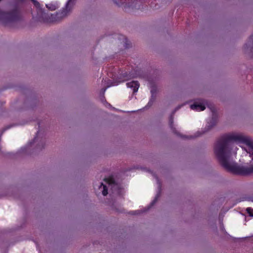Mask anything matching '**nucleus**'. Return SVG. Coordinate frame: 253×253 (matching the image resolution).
Masks as SVG:
<instances>
[{
    "label": "nucleus",
    "instance_id": "nucleus-4",
    "mask_svg": "<svg viewBox=\"0 0 253 253\" xmlns=\"http://www.w3.org/2000/svg\"><path fill=\"white\" fill-rule=\"evenodd\" d=\"M77 0H68L65 8L57 12L55 16H53V20H61L63 18L67 16L71 12Z\"/></svg>",
    "mask_w": 253,
    "mask_h": 253
},
{
    "label": "nucleus",
    "instance_id": "nucleus-8",
    "mask_svg": "<svg viewBox=\"0 0 253 253\" xmlns=\"http://www.w3.org/2000/svg\"><path fill=\"white\" fill-rule=\"evenodd\" d=\"M181 107V106H178L176 107L174 110L171 112V115L169 118V126L172 130V132L176 134L177 135H180L179 132L176 129V128L173 125V119H174V115L175 112L178 110Z\"/></svg>",
    "mask_w": 253,
    "mask_h": 253
},
{
    "label": "nucleus",
    "instance_id": "nucleus-16",
    "mask_svg": "<svg viewBox=\"0 0 253 253\" xmlns=\"http://www.w3.org/2000/svg\"><path fill=\"white\" fill-rule=\"evenodd\" d=\"M151 94L157 95L158 92L157 87L156 84H152L151 86Z\"/></svg>",
    "mask_w": 253,
    "mask_h": 253
},
{
    "label": "nucleus",
    "instance_id": "nucleus-3",
    "mask_svg": "<svg viewBox=\"0 0 253 253\" xmlns=\"http://www.w3.org/2000/svg\"><path fill=\"white\" fill-rule=\"evenodd\" d=\"M35 7L36 8L37 15L36 18L40 22H59L61 20H55L52 19L53 16H55V14H51L45 12V10L43 9L40 3L36 0H31Z\"/></svg>",
    "mask_w": 253,
    "mask_h": 253
},
{
    "label": "nucleus",
    "instance_id": "nucleus-10",
    "mask_svg": "<svg viewBox=\"0 0 253 253\" xmlns=\"http://www.w3.org/2000/svg\"><path fill=\"white\" fill-rule=\"evenodd\" d=\"M126 85L128 87L133 89V93L134 94L137 92L140 84L137 81H132L126 83Z\"/></svg>",
    "mask_w": 253,
    "mask_h": 253
},
{
    "label": "nucleus",
    "instance_id": "nucleus-20",
    "mask_svg": "<svg viewBox=\"0 0 253 253\" xmlns=\"http://www.w3.org/2000/svg\"><path fill=\"white\" fill-rule=\"evenodd\" d=\"M105 90H106V88H103L101 89L103 93H104L105 92Z\"/></svg>",
    "mask_w": 253,
    "mask_h": 253
},
{
    "label": "nucleus",
    "instance_id": "nucleus-17",
    "mask_svg": "<svg viewBox=\"0 0 253 253\" xmlns=\"http://www.w3.org/2000/svg\"><path fill=\"white\" fill-rule=\"evenodd\" d=\"M46 7L51 11L54 10L56 9V6L53 4H46Z\"/></svg>",
    "mask_w": 253,
    "mask_h": 253
},
{
    "label": "nucleus",
    "instance_id": "nucleus-15",
    "mask_svg": "<svg viewBox=\"0 0 253 253\" xmlns=\"http://www.w3.org/2000/svg\"><path fill=\"white\" fill-rule=\"evenodd\" d=\"M105 181L110 185H117L116 182L115 181V179L112 177H110L109 178H106Z\"/></svg>",
    "mask_w": 253,
    "mask_h": 253
},
{
    "label": "nucleus",
    "instance_id": "nucleus-19",
    "mask_svg": "<svg viewBox=\"0 0 253 253\" xmlns=\"http://www.w3.org/2000/svg\"><path fill=\"white\" fill-rule=\"evenodd\" d=\"M140 211H130L129 213L131 214H138V213H140Z\"/></svg>",
    "mask_w": 253,
    "mask_h": 253
},
{
    "label": "nucleus",
    "instance_id": "nucleus-13",
    "mask_svg": "<svg viewBox=\"0 0 253 253\" xmlns=\"http://www.w3.org/2000/svg\"><path fill=\"white\" fill-rule=\"evenodd\" d=\"M156 98L157 95L151 94L150 100L145 108L146 109H148L151 107L153 105L154 102L156 101Z\"/></svg>",
    "mask_w": 253,
    "mask_h": 253
},
{
    "label": "nucleus",
    "instance_id": "nucleus-5",
    "mask_svg": "<svg viewBox=\"0 0 253 253\" xmlns=\"http://www.w3.org/2000/svg\"><path fill=\"white\" fill-rule=\"evenodd\" d=\"M208 108H209L212 113V118L210 122L208 123V125L205 127L206 130L203 133L198 132L197 133L199 134L197 136L201 135L202 134L205 133L206 131H208L211 129L213 126H214L217 123V110L213 104H210L208 105Z\"/></svg>",
    "mask_w": 253,
    "mask_h": 253
},
{
    "label": "nucleus",
    "instance_id": "nucleus-22",
    "mask_svg": "<svg viewBox=\"0 0 253 253\" xmlns=\"http://www.w3.org/2000/svg\"><path fill=\"white\" fill-rule=\"evenodd\" d=\"M126 48L128 47V46L127 45V43H126Z\"/></svg>",
    "mask_w": 253,
    "mask_h": 253
},
{
    "label": "nucleus",
    "instance_id": "nucleus-18",
    "mask_svg": "<svg viewBox=\"0 0 253 253\" xmlns=\"http://www.w3.org/2000/svg\"><path fill=\"white\" fill-rule=\"evenodd\" d=\"M246 211L250 216H253V209H251V208H248L246 209Z\"/></svg>",
    "mask_w": 253,
    "mask_h": 253
},
{
    "label": "nucleus",
    "instance_id": "nucleus-11",
    "mask_svg": "<svg viewBox=\"0 0 253 253\" xmlns=\"http://www.w3.org/2000/svg\"><path fill=\"white\" fill-rule=\"evenodd\" d=\"M157 179L158 183L159 184V186H158L159 192L157 193V194L156 195L154 200L151 203L150 205V207H152L155 204V203L157 202L158 199L161 196L162 185L160 182V180L158 179V177H157Z\"/></svg>",
    "mask_w": 253,
    "mask_h": 253
},
{
    "label": "nucleus",
    "instance_id": "nucleus-2",
    "mask_svg": "<svg viewBox=\"0 0 253 253\" xmlns=\"http://www.w3.org/2000/svg\"><path fill=\"white\" fill-rule=\"evenodd\" d=\"M1 0H0V2ZM27 0H14L13 8L10 11H4L0 8V22L4 25L15 22L21 18V12Z\"/></svg>",
    "mask_w": 253,
    "mask_h": 253
},
{
    "label": "nucleus",
    "instance_id": "nucleus-6",
    "mask_svg": "<svg viewBox=\"0 0 253 253\" xmlns=\"http://www.w3.org/2000/svg\"><path fill=\"white\" fill-rule=\"evenodd\" d=\"M38 133L39 131H37V136L35 137L33 141L29 143L28 148H24L22 149L23 150H27L28 149H30V147H31L35 145H36V150H41L44 148L45 145L44 140L42 138H39L38 136Z\"/></svg>",
    "mask_w": 253,
    "mask_h": 253
},
{
    "label": "nucleus",
    "instance_id": "nucleus-1",
    "mask_svg": "<svg viewBox=\"0 0 253 253\" xmlns=\"http://www.w3.org/2000/svg\"><path fill=\"white\" fill-rule=\"evenodd\" d=\"M214 151L221 166L236 175L253 173V141L242 133L225 134L214 145Z\"/></svg>",
    "mask_w": 253,
    "mask_h": 253
},
{
    "label": "nucleus",
    "instance_id": "nucleus-14",
    "mask_svg": "<svg viewBox=\"0 0 253 253\" xmlns=\"http://www.w3.org/2000/svg\"><path fill=\"white\" fill-rule=\"evenodd\" d=\"M99 189H102V194L104 196H106L107 195V194H108V189H107V187L106 185H104L103 184V183H101L100 185L99 186Z\"/></svg>",
    "mask_w": 253,
    "mask_h": 253
},
{
    "label": "nucleus",
    "instance_id": "nucleus-9",
    "mask_svg": "<svg viewBox=\"0 0 253 253\" xmlns=\"http://www.w3.org/2000/svg\"><path fill=\"white\" fill-rule=\"evenodd\" d=\"M136 76L134 75L131 74L130 72H122L121 74H120V77L119 78L120 81H119V82H124L126 80H128L129 79L136 78Z\"/></svg>",
    "mask_w": 253,
    "mask_h": 253
},
{
    "label": "nucleus",
    "instance_id": "nucleus-7",
    "mask_svg": "<svg viewBox=\"0 0 253 253\" xmlns=\"http://www.w3.org/2000/svg\"><path fill=\"white\" fill-rule=\"evenodd\" d=\"M211 104L207 100L199 99L198 101H195L193 104L190 106V108L192 110H196L197 111H203L206 109V105L207 106L208 105Z\"/></svg>",
    "mask_w": 253,
    "mask_h": 253
},
{
    "label": "nucleus",
    "instance_id": "nucleus-21",
    "mask_svg": "<svg viewBox=\"0 0 253 253\" xmlns=\"http://www.w3.org/2000/svg\"><path fill=\"white\" fill-rule=\"evenodd\" d=\"M249 200L253 202V197H250L249 198Z\"/></svg>",
    "mask_w": 253,
    "mask_h": 253
},
{
    "label": "nucleus",
    "instance_id": "nucleus-12",
    "mask_svg": "<svg viewBox=\"0 0 253 253\" xmlns=\"http://www.w3.org/2000/svg\"><path fill=\"white\" fill-rule=\"evenodd\" d=\"M245 49H249L250 48V51L253 54V35L250 36L249 41L244 45Z\"/></svg>",
    "mask_w": 253,
    "mask_h": 253
}]
</instances>
